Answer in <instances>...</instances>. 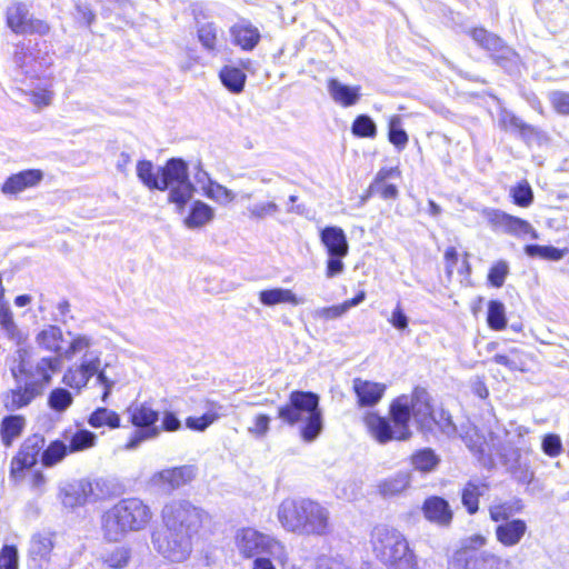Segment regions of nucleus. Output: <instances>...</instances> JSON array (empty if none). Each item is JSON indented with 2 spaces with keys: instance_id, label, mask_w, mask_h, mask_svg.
Segmentation results:
<instances>
[{
  "instance_id": "obj_36",
  "label": "nucleus",
  "mask_w": 569,
  "mask_h": 569,
  "mask_svg": "<svg viewBox=\"0 0 569 569\" xmlns=\"http://www.w3.org/2000/svg\"><path fill=\"white\" fill-rule=\"evenodd\" d=\"M27 420L22 415H8L0 421L1 442L6 448H10L26 429Z\"/></svg>"
},
{
  "instance_id": "obj_41",
  "label": "nucleus",
  "mask_w": 569,
  "mask_h": 569,
  "mask_svg": "<svg viewBox=\"0 0 569 569\" xmlns=\"http://www.w3.org/2000/svg\"><path fill=\"white\" fill-rule=\"evenodd\" d=\"M219 79L229 92L239 94L244 89L247 74L238 67L224 66L219 71Z\"/></svg>"
},
{
  "instance_id": "obj_14",
  "label": "nucleus",
  "mask_w": 569,
  "mask_h": 569,
  "mask_svg": "<svg viewBox=\"0 0 569 569\" xmlns=\"http://www.w3.org/2000/svg\"><path fill=\"white\" fill-rule=\"evenodd\" d=\"M44 446L46 438L40 433H33L23 440L10 462L9 477L14 483L22 481L26 473L40 461Z\"/></svg>"
},
{
  "instance_id": "obj_25",
  "label": "nucleus",
  "mask_w": 569,
  "mask_h": 569,
  "mask_svg": "<svg viewBox=\"0 0 569 569\" xmlns=\"http://www.w3.org/2000/svg\"><path fill=\"white\" fill-rule=\"evenodd\" d=\"M327 91L332 101L342 108L356 106L362 97L360 86L343 83L337 78L327 80Z\"/></svg>"
},
{
  "instance_id": "obj_26",
  "label": "nucleus",
  "mask_w": 569,
  "mask_h": 569,
  "mask_svg": "<svg viewBox=\"0 0 569 569\" xmlns=\"http://www.w3.org/2000/svg\"><path fill=\"white\" fill-rule=\"evenodd\" d=\"M229 413V407L213 400H206L204 412L201 416H190L184 425L189 430L203 432L221 417Z\"/></svg>"
},
{
  "instance_id": "obj_15",
  "label": "nucleus",
  "mask_w": 569,
  "mask_h": 569,
  "mask_svg": "<svg viewBox=\"0 0 569 569\" xmlns=\"http://www.w3.org/2000/svg\"><path fill=\"white\" fill-rule=\"evenodd\" d=\"M482 217L493 231H502L516 238L529 236L532 240L539 239L538 231L528 220L510 214L501 209L486 207L482 210Z\"/></svg>"
},
{
  "instance_id": "obj_40",
  "label": "nucleus",
  "mask_w": 569,
  "mask_h": 569,
  "mask_svg": "<svg viewBox=\"0 0 569 569\" xmlns=\"http://www.w3.org/2000/svg\"><path fill=\"white\" fill-rule=\"evenodd\" d=\"M259 301L266 307H274L280 303L297 306L301 302L292 290L280 287L261 290Z\"/></svg>"
},
{
  "instance_id": "obj_28",
  "label": "nucleus",
  "mask_w": 569,
  "mask_h": 569,
  "mask_svg": "<svg viewBox=\"0 0 569 569\" xmlns=\"http://www.w3.org/2000/svg\"><path fill=\"white\" fill-rule=\"evenodd\" d=\"M43 179V172L40 169H26L10 174L1 187L3 194L13 196L24 191L28 188L38 186Z\"/></svg>"
},
{
  "instance_id": "obj_2",
  "label": "nucleus",
  "mask_w": 569,
  "mask_h": 569,
  "mask_svg": "<svg viewBox=\"0 0 569 569\" xmlns=\"http://www.w3.org/2000/svg\"><path fill=\"white\" fill-rule=\"evenodd\" d=\"M278 418L290 427L299 426L303 442H313L325 427L320 396L313 391H291L287 402L278 407Z\"/></svg>"
},
{
  "instance_id": "obj_52",
  "label": "nucleus",
  "mask_w": 569,
  "mask_h": 569,
  "mask_svg": "<svg viewBox=\"0 0 569 569\" xmlns=\"http://www.w3.org/2000/svg\"><path fill=\"white\" fill-rule=\"evenodd\" d=\"M131 559V549L126 546H117L102 553L103 563L112 569H122L128 566Z\"/></svg>"
},
{
  "instance_id": "obj_6",
  "label": "nucleus",
  "mask_w": 569,
  "mask_h": 569,
  "mask_svg": "<svg viewBox=\"0 0 569 569\" xmlns=\"http://www.w3.org/2000/svg\"><path fill=\"white\" fill-rule=\"evenodd\" d=\"M375 538V549L387 569L418 568L417 556L402 532L383 526L376 529Z\"/></svg>"
},
{
  "instance_id": "obj_9",
  "label": "nucleus",
  "mask_w": 569,
  "mask_h": 569,
  "mask_svg": "<svg viewBox=\"0 0 569 569\" xmlns=\"http://www.w3.org/2000/svg\"><path fill=\"white\" fill-rule=\"evenodd\" d=\"M402 400L407 415V426L413 420L417 430L425 437L435 436V412L432 398L423 387H415L411 395H400L393 400Z\"/></svg>"
},
{
  "instance_id": "obj_60",
  "label": "nucleus",
  "mask_w": 569,
  "mask_h": 569,
  "mask_svg": "<svg viewBox=\"0 0 569 569\" xmlns=\"http://www.w3.org/2000/svg\"><path fill=\"white\" fill-rule=\"evenodd\" d=\"M249 217L254 220H263L279 211V206L273 201L257 202L248 206Z\"/></svg>"
},
{
  "instance_id": "obj_64",
  "label": "nucleus",
  "mask_w": 569,
  "mask_h": 569,
  "mask_svg": "<svg viewBox=\"0 0 569 569\" xmlns=\"http://www.w3.org/2000/svg\"><path fill=\"white\" fill-rule=\"evenodd\" d=\"M73 16L77 23L86 28H90L96 21V13L89 3L77 2Z\"/></svg>"
},
{
  "instance_id": "obj_32",
  "label": "nucleus",
  "mask_w": 569,
  "mask_h": 569,
  "mask_svg": "<svg viewBox=\"0 0 569 569\" xmlns=\"http://www.w3.org/2000/svg\"><path fill=\"white\" fill-rule=\"evenodd\" d=\"M426 519L440 526H448L452 520V510L449 502L439 496L428 497L422 505Z\"/></svg>"
},
{
  "instance_id": "obj_47",
  "label": "nucleus",
  "mask_w": 569,
  "mask_h": 569,
  "mask_svg": "<svg viewBox=\"0 0 569 569\" xmlns=\"http://www.w3.org/2000/svg\"><path fill=\"white\" fill-rule=\"evenodd\" d=\"M466 33L472 39V41L487 53L497 48V43H500V37L483 27H473L466 30Z\"/></svg>"
},
{
  "instance_id": "obj_57",
  "label": "nucleus",
  "mask_w": 569,
  "mask_h": 569,
  "mask_svg": "<svg viewBox=\"0 0 569 569\" xmlns=\"http://www.w3.org/2000/svg\"><path fill=\"white\" fill-rule=\"evenodd\" d=\"M436 429L448 438H455L457 436V426L448 410L441 408L438 412H435V430Z\"/></svg>"
},
{
  "instance_id": "obj_54",
  "label": "nucleus",
  "mask_w": 569,
  "mask_h": 569,
  "mask_svg": "<svg viewBox=\"0 0 569 569\" xmlns=\"http://www.w3.org/2000/svg\"><path fill=\"white\" fill-rule=\"evenodd\" d=\"M68 335L72 337L69 346L67 348L62 347V352L60 355V362L62 363V359L70 360L76 355L86 350L89 352V348L92 346V338L86 335H73L71 331H68Z\"/></svg>"
},
{
  "instance_id": "obj_18",
  "label": "nucleus",
  "mask_w": 569,
  "mask_h": 569,
  "mask_svg": "<svg viewBox=\"0 0 569 569\" xmlns=\"http://www.w3.org/2000/svg\"><path fill=\"white\" fill-rule=\"evenodd\" d=\"M6 20L8 27L18 34H46L49 31V26L42 20L33 19L27 4L22 2H17L7 9Z\"/></svg>"
},
{
  "instance_id": "obj_29",
  "label": "nucleus",
  "mask_w": 569,
  "mask_h": 569,
  "mask_svg": "<svg viewBox=\"0 0 569 569\" xmlns=\"http://www.w3.org/2000/svg\"><path fill=\"white\" fill-rule=\"evenodd\" d=\"M528 531L527 522L521 518L497 523L495 528L496 540L506 548H512L520 543Z\"/></svg>"
},
{
  "instance_id": "obj_31",
  "label": "nucleus",
  "mask_w": 569,
  "mask_h": 569,
  "mask_svg": "<svg viewBox=\"0 0 569 569\" xmlns=\"http://www.w3.org/2000/svg\"><path fill=\"white\" fill-rule=\"evenodd\" d=\"M488 56L496 66L510 76L520 71L521 58L519 53L502 38L500 39V43H497V48L488 52Z\"/></svg>"
},
{
  "instance_id": "obj_7",
  "label": "nucleus",
  "mask_w": 569,
  "mask_h": 569,
  "mask_svg": "<svg viewBox=\"0 0 569 569\" xmlns=\"http://www.w3.org/2000/svg\"><path fill=\"white\" fill-rule=\"evenodd\" d=\"M93 377H96V383L102 387L100 399L107 403L116 386V380L107 376L106 369L102 367L100 351L84 352L79 363L64 371L62 382L79 393Z\"/></svg>"
},
{
  "instance_id": "obj_45",
  "label": "nucleus",
  "mask_w": 569,
  "mask_h": 569,
  "mask_svg": "<svg viewBox=\"0 0 569 569\" xmlns=\"http://www.w3.org/2000/svg\"><path fill=\"white\" fill-rule=\"evenodd\" d=\"M388 141L398 150L406 149L409 142V134L403 128L402 118L400 114H393L388 121Z\"/></svg>"
},
{
  "instance_id": "obj_49",
  "label": "nucleus",
  "mask_w": 569,
  "mask_h": 569,
  "mask_svg": "<svg viewBox=\"0 0 569 569\" xmlns=\"http://www.w3.org/2000/svg\"><path fill=\"white\" fill-rule=\"evenodd\" d=\"M411 482V473L409 471H399L390 478L386 479L379 486L383 496H393L405 491Z\"/></svg>"
},
{
  "instance_id": "obj_17",
  "label": "nucleus",
  "mask_w": 569,
  "mask_h": 569,
  "mask_svg": "<svg viewBox=\"0 0 569 569\" xmlns=\"http://www.w3.org/2000/svg\"><path fill=\"white\" fill-rule=\"evenodd\" d=\"M499 124L501 129L516 134L528 147H540L548 141L546 132L538 127L527 123L516 113L507 109H503L499 113Z\"/></svg>"
},
{
  "instance_id": "obj_13",
  "label": "nucleus",
  "mask_w": 569,
  "mask_h": 569,
  "mask_svg": "<svg viewBox=\"0 0 569 569\" xmlns=\"http://www.w3.org/2000/svg\"><path fill=\"white\" fill-rule=\"evenodd\" d=\"M104 486L106 481L101 478L73 480L60 488L59 497L66 508L74 509L102 498L107 493Z\"/></svg>"
},
{
  "instance_id": "obj_30",
  "label": "nucleus",
  "mask_w": 569,
  "mask_h": 569,
  "mask_svg": "<svg viewBox=\"0 0 569 569\" xmlns=\"http://www.w3.org/2000/svg\"><path fill=\"white\" fill-rule=\"evenodd\" d=\"M188 213L183 218V226L189 230H198L213 221L216 210L209 203L196 199L190 200Z\"/></svg>"
},
{
  "instance_id": "obj_43",
  "label": "nucleus",
  "mask_w": 569,
  "mask_h": 569,
  "mask_svg": "<svg viewBox=\"0 0 569 569\" xmlns=\"http://www.w3.org/2000/svg\"><path fill=\"white\" fill-rule=\"evenodd\" d=\"M410 461L415 470L430 473L437 469L441 460L432 448L427 447L416 450Z\"/></svg>"
},
{
  "instance_id": "obj_33",
  "label": "nucleus",
  "mask_w": 569,
  "mask_h": 569,
  "mask_svg": "<svg viewBox=\"0 0 569 569\" xmlns=\"http://www.w3.org/2000/svg\"><path fill=\"white\" fill-rule=\"evenodd\" d=\"M194 476V468L192 466H180L157 472L152 480L156 483H166L168 486L166 490L171 491L190 482Z\"/></svg>"
},
{
  "instance_id": "obj_48",
  "label": "nucleus",
  "mask_w": 569,
  "mask_h": 569,
  "mask_svg": "<svg viewBox=\"0 0 569 569\" xmlns=\"http://www.w3.org/2000/svg\"><path fill=\"white\" fill-rule=\"evenodd\" d=\"M505 303L499 299H491L487 306V325L491 330L500 331L507 327Z\"/></svg>"
},
{
  "instance_id": "obj_56",
  "label": "nucleus",
  "mask_w": 569,
  "mask_h": 569,
  "mask_svg": "<svg viewBox=\"0 0 569 569\" xmlns=\"http://www.w3.org/2000/svg\"><path fill=\"white\" fill-rule=\"evenodd\" d=\"M202 193L206 198L221 204H228L236 198V194L232 192V190L228 189L216 180L209 182V186L203 188Z\"/></svg>"
},
{
  "instance_id": "obj_24",
  "label": "nucleus",
  "mask_w": 569,
  "mask_h": 569,
  "mask_svg": "<svg viewBox=\"0 0 569 569\" xmlns=\"http://www.w3.org/2000/svg\"><path fill=\"white\" fill-rule=\"evenodd\" d=\"M352 390L359 408H373L383 398L387 386L382 382L355 378L352 380Z\"/></svg>"
},
{
  "instance_id": "obj_11",
  "label": "nucleus",
  "mask_w": 569,
  "mask_h": 569,
  "mask_svg": "<svg viewBox=\"0 0 569 569\" xmlns=\"http://www.w3.org/2000/svg\"><path fill=\"white\" fill-rule=\"evenodd\" d=\"M319 240L327 253L326 277L332 279L345 272L343 259L349 253V241L345 230L335 224L319 229Z\"/></svg>"
},
{
  "instance_id": "obj_46",
  "label": "nucleus",
  "mask_w": 569,
  "mask_h": 569,
  "mask_svg": "<svg viewBox=\"0 0 569 569\" xmlns=\"http://www.w3.org/2000/svg\"><path fill=\"white\" fill-rule=\"evenodd\" d=\"M350 131L353 137L359 139H375L378 134V127L371 116L361 113L353 119Z\"/></svg>"
},
{
  "instance_id": "obj_19",
  "label": "nucleus",
  "mask_w": 569,
  "mask_h": 569,
  "mask_svg": "<svg viewBox=\"0 0 569 569\" xmlns=\"http://www.w3.org/2000/svg\"><path fill=\"white\" fill-rule=\"evenodd\" d=\"M237 547L244 558H251L261 552L273 553L280 543L272 537L253 528H242L237 532Z\"/></svg>"
},
{
  "instance_id": "obj_50",
  "label": "nucleus",
  "mask_w": 569,
  "mask_h": 569,
  "mask_svg": "<svg viewBox=\"0 0 569 569\" xmlns=\"http://www.w3.org/2000/svg\"><path fill=\"white\" fill-rule=\"evenodd\" d=\"M509 197L511 202L520 208H529L535 200L533 190L526 179L518 181L510 188Z\"/></svg>"
},
{
  "instance_id": "obj_21",
  "label": "nucleus",
  "mask_w": 569,
  "mask_h": 569,
  "mask_svg": "<svg viewBox=\"0 0 569 569\" xmlns=\"http://www.w3.org/2000/svg\"><path fill=\"white\" fill-rule=\"evenodd\" d=\"M36 47L37 43H33L31 40L19 42L13 53V61L17 68L30 78H39L44 71L46 63L39 60Z\"/></svg>"
},
{
  "instance_id": "obj_51",
  "label": "nucleus",
  "mask_w": 569,
  "mask_h": 569,
  "mask_svg": "<svg viewBox=\"0 0 569 569\" xmlns=\"http://www.w3.org/2000/svg\"><path fill=\"white\" fill-rule=\"evenodd\" d=\"M73 403V395L63 387L53 388L47 399L48 407L57 412L62 413Z\"/></svg>"
},
{
  "instance_id": "obj_27",
  "label": "nucleus",
  "mask_w": 569,
  "mask_h": 569,
  "mask_svg": "<svg viewBox=\"0 0 569 569\" xmlns=\"http://www.w3.org/2000/svg\"><path fill=\"white\" fill-rule=\"evenodd\" d=\"M231 41L243 51H252L260 42L261 33L248 19H240L229 29Z\"/></svg>"
},
{
  "instance_id": "obj_34",
  "label": "nucleus",
  "mask_w": 569,
  "mask_h": 569,
  "mask_svg": "<svg viewBox=\"0 0 569 569\" xmlns=\"http://www.w3.org/2000/svg\"><path fill=\"white\" fill-rule=\"evenodd\" d=\"M489 490V485L480 479H470L461 489V503L473 516L479 511V500Z\"/></svg>"
},
{
  "instance_id": "obj_23",
  "label": "nucleus",
  "mask_w": 569,
  "mask_h": 569,
  "mask_svg": "<svg viewBox=\"0 0 569 569\" xmlns=\"http://www.w3.org/2000/svg\"><path fill=\"white\" fill-rule=\"evenodd\" d=\"M306 499H284L279 505L277 517L287 531L301 535Z\"/></svg>"
},
{
  "instance_id": "obj_10",
  "label": "nucleus",
  "mask_w": 569,
  "mask_h": 569,
  "mask_svg": "<svg viewBox=\"0 0 569 569\" xmlns=\"http://www.w3.org/2000/svg\"><path fill=\"white\" fill-rule=\"evenodd\" d=\"M487 545L483 535L476 533L466 538L462 547L453 555L452 566L455 569H499L502 558L489 552L478 551Z\"/></svg>"
},
{
  "instance_id": "obj_1",
  "label": "nucleus",
  "mask_w": 569,
  "mask_h": 569,
  "mask_svg": "<svg viewBox=\"0 0 569 569\" xmlns=\"http://www.w3.org/2000/svg\"><path fill=\"white\" fill-rule=\"evenodd\" d=\"M60 368L59 357H42L33 362L26 349H18L14 365L10 368L16 386L2 395L4 408L13 412L28 407L43 395Z\"/></svg>"
},
{
  "instance_id": "obj_35",
  "label": "nucleus",
  "mask_w": 569,
  "mask_h": 569,
  "mask_svg": "<svg viewBox=\"0 0 569 569\" xmlns=\"http://www.w3.org/2000/svg\"><path fill=\"white\" fill-rule=\"evenodd\" d=\"M193 14L198 41L208 53L214 52L218 41V26L213 21L201 20V16L203 19L206 18L201 11L198 12L193 9Z\"/></svg>"
},
{
  "instance_id": "obj_5",
  "label": "nucleus",
  "mask_w": 569,
  "mask_h": 569,
  "mask_svg": "<svg viewBox=\"0 0 569 569\" xmlns=\"http://www.w3.org/2000/svg\"><path fill=\"white\" fill-rule=\"evenodd\" d=\"M403 407L402 399L392 400L389 406L388 416H381L377 411H367L365 413L363 423L369 435L379 445H386L391 441H408L412 437V430L410 426H407V415Z\"/></svg>"
},
{
  "instance_id": "obj_53",
  "label": "nucleus",
  "mask_w": 569,
  "mask_h": 569,
  "mask_svg": "<svg viewBox=\"0 0 569 569\" xmlns=\"http://www.w3.org/2000/svg\"><path fill=\"white\" fill-rule=\"evenodd\" d=\"M139 181L149 190L154 191L158 179V167H154L151 160L141 159L136 167Z\"/></svg>"
},
{
  "instance_id": "obj_16",
  "label": "nucleus",
  "mask_w": 569,
  "mask_h": 569,
  "mask_svg": "<svg viewBox=\"0 0 569 569\" xmlns=\"http://www.w3.org/2000/svg\"><path fill=\"white\" fill-rule=\"evenodd\" d=\"M192 537L178 531H167L166 533L152 532L151 543L153 549L173 563H180L187 560L192 551Z\"/></svg>"
},
{
  "instance_id": "obj_8",
  "label": "nucleus",
  "mask_w": 569,
  "mask_h": 569,
  "mask_svg": "<svg viewBox=\"0 0 569 569\" xmlns=\"http://www.w3.org/2000/svg\"><path fill=\"white\" fill-rule=\"evenodd\" d=\"M207 512L189 500H172L164 505L161 518L167 531H178L193 537L202 526Z\"/></svg>"
},
{
  "instance_id": "obj_38",
  "label": "nucleus",
  "mask_w": 569,
  "mask_h": 569,
  "mask_svg": "<svg viewBox=\"0 0 569 569\" xmlns=\"http://www.w3.org/2000/svg\"><path fill=\"white\" fill-rule=\"evenodd\" d=\"M523 253L531 259L558 262L569 254V247L558 248L552 244L527 243Z\"/></svg>"
},
{
  "instance_id": "obj_4",
  "label": "nucleus",
  "mask_w": 569,
  "mask_h": 569,
  "mask_svg": "<svg viewBox=\"0 0 569 569\" xmlns=\"http://www.w3.org/2000/svg\"><path fill=\"white\" fill-rule=\"evenodd\" d=\"M156 190L168 191V203L174 206L178 214H183L197 188L190 179L189 162L181 157H171L158 166Z\"/></svg>"
},
{
  "instance_id": "obj_63",
  "label": "nucleus",
  "mask_w": 569,
  "mask_h": 569,
  "mask_svg": "<svg viewBox=\"0 0 569 569\" xmlns=\"http://www.w3.org/2000/svg\"><path fill=\"white\" fill-rule=\"evenodd\" d=\"M541 449L550 458L558 457L563 450L560 436L557 433L545 435L541 441Z\"/></svg>"
},
{
  "instance_id": "obj_37",
  "label": "nucleus",
  "mask_w": 569,
  "mask_h": 569,
  "mask_svg": "<svg viewBox=\"0 0 569 569\" xmlns=\"http://www.w3.org/2000/svg\"><path fill=\"white\" fill-rule=\"evenodd\" d=\"M63 440L67 441L69 452H79L92 448L97 442V435L86 428L77 427L73 429L64 430Z\"/></svg>"
},
{
  "instance_id": "obj_62",
  "label": "nucleus",
  "mask_w": 569,
  "mask_h": 569,
  "mask_svg": "<svg viewBox=\"0 0 569 569\" xmlns=\"http://www.w3.org/2000/svg\"><path fill=\"white\" fill-rule=\"evenodd\" d=\"M489 518L496 523L510 521L513 519V512L509 501L493 503L489 507Z\"/></svg>"
},
{
  "instance_id": "obj_42",
  "label": "nucleus",
  "mask_w": 569,
  "mask_h": 569,
  "mask_svg": "<svg viewBox=\"0 0 569 569\" xmlns=\"http://www.w3.org/2000/svg\"><path fill=\"white\" fill-rule=\"evenodd\" d=\"M87 422L91 428L100 429L107 427L117 429L121 425L120 415L108 407H97L87 418Z\"/></svg>"
},
{
  "instance_id": "obj_59",
  "label": "nucleus",
  "mask_w": 569,
  "mask_h": 569,
  "mask_svg": "<svg viewBox=\"0 0 569 569\" xmlns=\"http://www.w3.org/2000/svg\"><path fill=\"white\" fill-rule=\"evenodd\" d=\"M512 455L515 459L509 467L510 472L519 482L529 485L533 479V472L529 470L526 463L521 462L519 450H515Z\"/></svg>"
},
{
  "instance_id": "obj_20",
  "label": "nucleus",
  "mask_w": 569,
  "mask_h": 569,
  "mask_svg": "<svg viewBox=\"0 0 569 569\" xmlns=\"http://www.w3.org/2000/svg\"><path fill=\"white\" fill-rule=\"evenodd\" d=\"M302 532L306 536H326L330 532V512L319 502L306 499Z\"/></svg>"
},
{
  "instance_id": "obj_58",
  "label": "nucleus",
  "mask_w": 569,
  "mask_h": 569,
  "mask_svg": "<svg viewBox=\"0 0 569 569\" xmlns=\"http://www.w3.org/2000/svg\"><path fill=\"white\" fill-rule=\"evenodd\" d=\"M0 327L4 330L10 339L19 338V329L14 322L9 303L0 305Z\"/></svg>"
},
{
  "instance_id": "obj_61",
  "label": "nucleus",
  "mask_w": 569,
  "mask_h": 569,
  "mask_svg": "<svg viewBox=\"0 0 569 569\" xmlns=\"http://www.w3.org/2000/svg\"><path fill=\"white\" fill-rule=\"evenodd\" d=\"M0 569H19V551L16 545H3L0 550Z\"/></svg>"
},
{
  "instance_id": "obj_22",
  "label": "nucleus",
  "mask_w": 569,
  "mask_h": 569,
  "mask_svg": "<svg viewBox=\"0 0 569 569\" xmlns=\"http://www.w3.org/2000/svg\"><path fill=\"white\" fill-rule=\"evenodd\" d=\"M51 532H36L31 536L28 549V557L31 567L34 569H48L54 542Z\"/></svg>"
},
{
  "instance_id": "obj_39",
  "label": "nucleus",
  "mask_w": 569,
  "mask_h": 569,
  "mask_svg": "<svg viewBox=\"0 0 569 569\" xmlns=\"http://www.w3.org/2000/svg\"><path fill=\"white\" fill-rule=\"evenodd\" d=\"M36 341L40 348L53 352V357H60L63 341V333L60 327L56 325L47 326L38 332Z\"/></svg>"
},
{
  "instance_id": "obj_12",
  "label": "nucleus",
  "mask_w": 569,
  "mask_h": 569,
  "mask_svg": "<svg viewBox=\"0 0 569 569\" xmlns=\"http://www.w3.org/2000/svg\"><path fill=\"white\" fill-rule=\"evenodd\" d=\"M129 413L134 431L124 446L127 450H134L144 441L157 439L160 436V428H158L160 412L158 410L143 402L130 408Z\"/></svg>"
},
{
  "instance_id": "obj_3",
  "label": "nucleus",
  "mask_w": 569,
  "mask_h": 569,
  "mask_svg": "<svg viewBox=\"0 0 569 569\" xmlns=\"http://www.w3.org/2000/svg\"><path fill=\"white\" fill-rule=\"evenodd\" d=\"M152 519L150 507L140 498L131 497L119 500L103 512L101 530L109 542L122 540L129 532L143 530Z\"/></svg>"
},
{
  "instance_id": "obj_55",
  "label": "nucleus",
  "mask_w": 569,
  "mask_h": 569,
  "mask_svg": "<svg viewBox=\"0 0 569 569\" xmlns=\"http://www.w3.org/2000/svg\"><path fill=\"white\" fill-rule=\"evenodd\" d=\"M510 273V266L507 260L500 259L491 264L487 274V283L489 287L499 289Z\"/></svg>"
},
{
  "instance_id": "obj_44",
  "label": "nucleus",
  "mask_w": 569,
  "mask_h": 569,
  "mask_svg": "<svg viewBox=\"0 0 569 569\" xmlns=\"http://www.w3.org/2000/svg\"><path fill=\"white\" fill-rule=\"evenodd\" d=\"M69 447L64 440L56 439L52 440L47 447H43V451L40 456V462L44 468H52L60 463L68 455Z\"/></svg>"
}]
</instances>
